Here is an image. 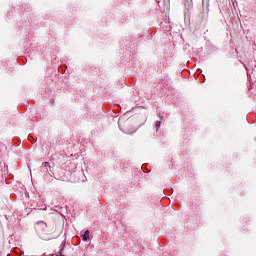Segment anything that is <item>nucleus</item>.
I'll list each match as a JSON object with an SVG mask.
<instances>
[{
	"label": "nucleus",
	"instance_id": "nucleus-1",
	"mask_svg": "<svg viewBox=\"0 0 256 256\" xmlns=\"http://www.w3.org/2000/svg\"><path fill=\"white\" fill-rule=\"evenodd\" d=\"M118 124L120 130H122L125 134L131 135L137 131L136 127L133 126L132 121L129 119H119Z\"/></svg>",
	"mask_w": 256,
	"mask_h": 256
},
{
	"label": "nucleus",
	"instance_id": "nucleus-2",
	"mask_svg": "<svg viewBox=\"0 0 256 256\" xmlns=\"http://www.w3.org/2000/svg\"><path fill=\"white\" fill-rule=\"evenodd\" d=\"M184 7L186 11H191L193 9V0H184Z\"/></svg>",
	"mask_w": 256,
	"mask_h": 256
},
{
	"label": "nucleus",
	"instance_id": "nucleus-3",
	"mask_svg": "<svg viewBox=\"0 0 256 256\" xmlns=\"http://www.w3.org/2000/svg\"><path fill=\"white\" fill-rule=\"evenodd\" d=\"M83 240H84L85 242H87V241L89 240V230H86V231H85V233H84V235H83Z\"/></svg>",
	"mask_w": 256,
	"mask_h": 256
},
{
	"label": "nucleus",
	"instance_id": "nucleus-4",
	"mask_svg": "<svg viewBox=\"0 0 256 256\" xmlns=\"http://www.w3.org/2000/svg\"><path fill=\"white\" fill-rule=\"evenodd\" d=\"M156 127H157V129L161 127V121H157Z\"/></svg>",
	"mask_w": 256,
	"mask_h": 256
},
{
	"label": "nucleus",
	"instance_id": "nucleus-5",
	"mask_svg": "<svg viewBox=\"0 0 256 256\" xmlns=\"http://www.w3.org/2000/svg\"><path fill=\"white\" fill-rule=\"evenodd\" d=\"M60 256H65V255H60Z\"/></svg>",
	"mask_w": 256,
	"mask_h": 256
}]
</instances>
